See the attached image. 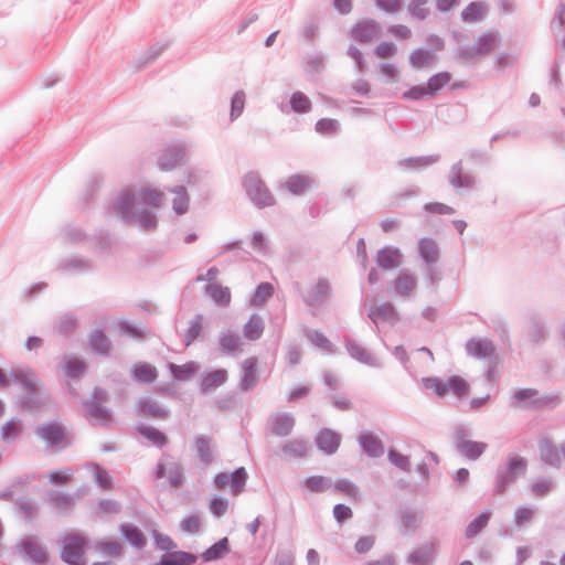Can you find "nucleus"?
I'll return each mask as SVG.
<instances>
[{"label": "nucleus", "instance_id": "obj_9", "mask_svg": "<svg viewBox=\"0 0 565 565\" xmlns=\"http://www.w3.org/2000/svg\"><path fill=\"white\" fill-rule=\"evenodd\" d=\"M340 443V435L329 428L321 429L316 437L318 448L327 455L334 454L338 450Z\"/></svg>", "mask_w": 565, "mask_h": 565}, {"label": "nucleus", "instance_id": "obj_26", "mask_svg": "<svg viewBox=\"0 0 565 565\" xmlns=\"http://www.w3.org/2000/svg\"><path fill=\"white\" fill-rule=\"evenodd\" d=\"M263 331L264 322L258 316H252L244 326V337L250 341L259 339Z\"/></svg>", "mask_w": 565, "mask_h": 565}, {"label": "nucleus", "instance_id": "obj_64", "mask_svg": "<svg viewBox=\"0 0 565 565\" xmlns=\"http://www.w3.org/2000/svg\"><path fill=\"white\" fill-rule=\"evenodd\" d=\"M145 436L158 446L167 443V437L159 430L147 428L143 430Z\"/></svg>", "mask_w": 565, "mask_h": 565}, {"label": "nucleus", "instance_id": "obj_51", "mask_svg": "<svg viewBox=\"0 0 565 565\" xmlns=\"http://www.w3.org/2000/svg\"><path fill=\"white\" fill-rule=\"evenodd\" d=\"M424 209L428 213L439 214V215H449L455 212L451 206L444 204V203H439V202L427 203L424 206Z\"/></svg>", "mask_w": 565, "mask_h": 565}, {"label": "nucleus", "instance_id": "obj_48", "mask_svg": "<svg viewBox=\"0 0 565 565\" xmlns=\"http://www.w3.org/2000/svg\"><path fill=\"white\" fill-rule=\"evenodd\" d=\"M531 490L535 497H545L552 490V481L547 479H541L532 483Z\"/></svg>", "mask_w": 565, "mask_h": 565}, {"label": "nucleus", "instance_id": "obj_24", "mask_svg": "<svg viewBox=\"0 0 565 565\" xmlns=\"http://www.w3.org/2000/svg\"><path fill=\"white\" fill-rule=\"evenodd\" d=\"M88 345L94 353L98 354H107L110 348L107 337L100 330H95L90 333Z\"/></svg>", "mask_w": 565, "mask_h": 565}, {"label": "nucleus", "instance_id": "obj_33", "mask_svg": "<svg viewBox=\"0 0 565 565\" xmlns=\"http://www.w3.org/2000/svg\"><path fill=\"white\" fill-rule=\"evenodd\" d=\"M199 367L194 362H188L181 365L171 364V372L173 376L179 381H185L191 379Z\"/></svg>", "mask_w": 565, "mask_h": 565}, {"label": "nucleus", "instance_id": "obj_54", "mask_svg": "<svg viewBox=\"0 0 565 565\" xmlns=\"http://www.w3.org/2000/svg\"><path fill=\"white\" fill-rule=\"evenodd\" d=\"M245 104V96L243 93H236L232 98V108H231V117L237 118L243 109Z\"/></svg>", "mask_w": 565, "mask_h": 565}, {"label": "nucleus", "instance_id": "obj_39", "mask_svg": "<svg viewBox=\"0 0 565 565\" xmlns=\"http://www.w3.org/2000/svg\"><path fill=\"white\" fill-rule=\"evenodd\" d=\"M490 512H482L479 514L470 524L467 526L466 530V536L468 539L473 537L477 535L486 525L488 524L490 520Z\"/></svg>", "mask_w": 565, "mask_h": 565}, {"label": "nucleus", "instance_id": "obj_49", "mask_svg": "<svg viewBox=\"0 0 565 565\" xmlns=\"http://www.w3.org/2000/svg\"><path fill=\"white\" fill-rule=\"evenodd\" d=\"M396 46L393 43L383 42L375 47L374 54L379 58H390L396 54Z\"/></svg>", "mask_w": 565, "mask_h": 565}, {"label": "nucleus", "instance_id": "obj_37", "mask_svg": "<svg viewBox=\"0 0 565 565\" xmlns=\"http://www.w3.org/2000/svg\"><path fill=\"white\" fill-rule=\"evenodd\" d=\"M121 533L125 539L136 547H142L145 545L146 539L140 530L135 526L125 525L121 526Z\"/></svg>", "mask_w": 565, "mask_h": 565}, {"label": "nucleus", "instance_id": "obj_61", "mask_svg": "<svg viewBox=\"0 0 565 565\" xmlns=\"http://www.w3.org/2000/svg\"><path fill=\"white\" fill-rule=\"evenodd\" d=\"M316 130L320 134L330 135L337 130V124L332 119L323 118L316 124Z\"/></svg>", "mask_w": 565, "mask_h": 565}, {"label": "nucleus", "instance_id": "obj_53", "mask_svg": "<svg viewBox=\"0 0 565 565\" xmlns=\"http://www.w3.org/2000/svg\"><path fill=\"white\" fill-rule=\"evenodd\" d=\"M94 477H95V480L98 482V484L102 488L109 489L111 487V478L105 469H103L98 466H95L94 467Z\"/></svg>", "mask_w": 565, "mask_h": 565}, {"label": "nucleus", "instance_id": "obj_45", "mask_svg": "<svg viewBox=\"0 0 565 565\" xmlns=\"http://www.w3.org/2000/svg\"><path fill=\"white\" fill-rule=\"evenodd\" d=\"M332 488L334 490L348 495L349 498L356 499V494H358L356 487L348 479H340V480L335 481L334 483L332 482Z\"/></svg>", "mask_w": 565, "mask_h": 565}, {"label": "nucleus", "instance_id": "obj_12", "mask_svg": "<svg viewBox=\"0 0 565 565\" xmlns=\"http://www.w3.org/2000/svg\"><path fill=\"white\" fill-rule=\"evenodd\" d=\"M131 373L138 383L150 384L158 377L157 369L148 362H137L132 365Z\"/></svg>", "mask_w": 565, "mask_h": 565}, {"label": "nucleus", "instance_id": "obj_58", "mask_svg": "<svg viewBox=\"0 0 565 565\" xmlns=\"http://www.w3.org/2000/svg\"><path fill=\"white\" fill-rule=\"evenodd\" d=\"M352 515V510L344 504H335L333 507V516L340 523L351 519Z\"/></svg>", "mask_w": 565, "mask_h": 565}, {"label": "nucleus", "instance_id": "obj_10", "mask_svg": "<svg viewBox=\"0 0 565 565\" xmlns=\"http://www.w3.org/2000/svg\"><path fill=\"white\" fill-rule=\"evenodd\" d=\"M184 159V151L180 147H172L162 152L158 164L162 171H169L180 166Z\"/></svg>", "mask_w": 565, "mask_h": 565}, {"label": "nucleus", "instance_id": "obj_56", "mask_svg": "<svg viewBox=\"0 0 565 565\" xmlns=\"http://www.w3.org/2000/svg\"><path fill=\"white\" fill-rule=\"evenodd\" d=\"M402 522L406 530H415L422 522V515L416 512H407L403 515Z\"/></svg>", "mask_w": 565, "mask_h": 565}, {"label": "nucleus", "instance_id": "obj_60", "mask_svg": "<svg viewBox=\"0 0 565 565\" xmlns=\"http://www.w3.org/2000/svg\"><path fill=\"white\" fill-rule=\"evenodd\" d=\"M98 547L104 554L110 555V556H117L120 554V551H121L120 544L116 541L102 542L98 545Z\"/></svg>", "mask_w": 565, "mask_h": 565}, {"label": "nucleus", "instance_id": "obj_17", "mask_svg": "<svg viewBox=\"0 0 565 565\" xmlns=\"http://www.w3.org/2000/svg\"><path fill=\"white\" fill-rule=\"evenodd\" d=\"M302 488L309 493H323L332 488V481L328 477L315 475L305 479Z\"/></svg>", "mask_w": 565, "mask_h": 565}, {"label": "nucleus", "instance_id": "obj_18", "mask_svg": "<svg viewBox=\"0 0 565 565\" xmlns=\"http://www.w3.org/2000/svg\"><path fill=\"white\" fill-rule=\"evenodd\" d=\"M377 264L384 269H392L401 264V253L394 247H384L377 253Z\"/></svg>", "mask_w": 565, "mask_h": 565}, {"label": "nucleus", "instance_id": "obj_59", "mask_svg": "<svg viewBox=\"0 0 565 565\" xmlns=\"http://www.w3.org/2000/svg\"><path fill=\"white\" fill-rule=\"evenodd\" d=\"M374 543V536H362L356 541L354 548L359 554H364L373 547Z\"/></svg>", "mask_w": 565, "mask_h": 565}, {"label": "nucleus", "instance_id": "obj_46", "mask_svg": "<svg viewBox=\"0 0 565 565\" xmlns=\"http://www.w3.org/2000/svg\"><path fill=\"white\" fill-rule=\"evenodd\" d=\"M202 318L196 317L190 322L185 332V345H190L202 332Z\"/></svg>", "mask_w": 565, "mask_h": 565}, {"label": "nucleus", "instance_id": "obj_15", "mask_svg": "<svg viewBox=\"0 0 565 565\" xmlns=\"http://www.w3.org/2000/svg\"><path fill=\"white\" fill-rule=\"evenodd\" d=\"M330 294V286L327 280L317 281L308 291L305 297L306 302L309 306L320 305L326 300Z\"/></svg>", "mask_w": 565, "mask_h": 565}, {"label": "nucleus", "instance_id": "obj_3", "mask_svg": "<svg viewBox=\"0 0 565 565\" xmlns=\"http://www.w3.org/2000/svg\"><path fill=\"white\" fill-rule=\"evenodd\" d=\"M526 467L527 463L524 457L519 455L508 456L504 467L499 472L495 486L497 493H503L509 484L525 472Z\"/></svg>", "mask_w": 565, "mask_h": 565}, {"label": "nucleus", "instance_id": "obj_47", "mask_svg": "<svg viewBox=\"0 0 565 565\" xmlns=\"http://www.w3.org/2000/svg\"><path fill=\"white\" fill-rule=\"evenodd\" d=\"M189 198L183 188L175 190V198L173 200V209L177 213L182 214L188 210Z\"/></svg>", "mask_w": 565, "mask_h": 565}, {"label": "nucleus", "instance_id": "obj_1", "mask_svg": "<svg viewBox=\"0 0 565 565\" xmlns=\"http://www.w3.org/2000/svg\"><path fill=\"white\" fill-rule=\"evenodd\" d=\"M164 194L161 191L154 189H143L139 193V201L136 202L135 198L128 193H122L115 205L117 213L121 215V217L130 222L135 214L138 215L137 221L145 230H151L156 226L157 221L154 215H143L141 213V205H149L152 207H158L163 202Z\"/></svg>", "mask_w": 565, "mask_h": 565}, {"label": "nucleus", "instance_id": "obj_44", "mask_svg": "<svg viewBox=\"0 0 565 565\" xmlns=\"http://www.w3.org/2000/svg\"><path fill=\"white\" fill-rule=\"evenodd\" d=\"M535 515V510L529 507H520L514 512V521L518 526H523L530 523Z\"/></svg>", "mask_w": 565, "mask_h": 565}, {"label": "nucleus", "instance_id": "obj_8", "mask_svg": "<svg viewBox=\"0 0 565 565\" xmlns=\"http://www.w3.org/2000/svg\"><path fill=\"white\" fill-rule=\"evenodd\" d=\"M379 23L374 20H366L358 23L352 29V38L360 43H367L379 35Z\"/></svg>", "mask_w": 565, "mask_h": 565}, {"label": "nucleus", "instance_id": "obj_28", "mask_svg": "<svg viewBox=\"0 0 565 565\" xmlns=\"http://www.w3.org/2000/svg\"><path fill=\"white\" fill-rule=\"evenodd\" d=\"M487 445L473 440H462L458 444L459 451L469 459H477L484 450Z\"/></svg>", "mask_w": 565, "mask_h": 565}, {"label": "nucleus", "instance_id": "obj_6", "mask_svg": "<svg viewBox=\"0 0 565 565\" xmlns=\"http://www.w3.org/2000/svg\"><path fill=\"white\" fill-rule=\"evenodd\" d=\"M105 399V392L95 391L93 398L86 403L87 416L95 424L106 425L113 420L109 411L102 405V402Z\"/></svg>", "mask_w": 565, "mask_h": 565}, {"label": "nucleus", "instance_id": "obj_41", "mask_svg": "<svg viewBox=\"0 0 565 565\" xmlns=\"http://www.w3.org/2000/svg\"><path fill=\"white\" fill-rule=\"evenodd\" d=\"M451 76L448 73H439L430 77L427 82L429 95H434L440 88L450 83Z\"/></svg>", "mask_w": 565, "mask_h": 565}, {"label": "nucleus", "instance_id": "obj_23", "mask_svg": "<svg viewBox=\"0 0 565 565\" xmlns=\"http://www.w3.org/2000/svg\"><path fill=\"white\" fill-rule=\"evenodd\" d=\"M220 345L225 354H237L242 352V341L237 334L227 332L221 335Z\"/></svg>", "mask_w": 565, "mask_h": 565}, {"label": "nucleus", "instance_id": "obj_7", "mask_svg": "<svg viewBox=\"0 0 565 565\" xmlns=\"http://www.w3.org/2000/svg\"><path fill=\"white\" fill-rule=\"evenodd\" d=\"M40 436L50 446L64 447L68 444L65 429L57 423L44 425L40 429Z\"/></svg>", "mask_w": 565, "mask_h": 565}, {"label": "nucleus", "instance_id": "obj_50", "mask_svg": "<svg viewBox=\"0 0 565 565\" xmlns=\"http://www.w3.org/2000/svg\"><path fill=\"white\" fill-rule=\"evenodd\" d=\"M228 502L226 499L221 497H215L212 499L210 503L211 512L216 516H222L227 512Z\"/></svg>", "mask_w": 565, "mask_h": 565}, {"label": "nucleus", "instance_id": "obj_19", "mask_svg": "<svg viewBox=\"0 0 565 565\" xmlns=\"http://www.w3.org/2000/svg\"><path fill=\"white\" fill-rule=\"evenodd\" d=\"M295 425V420L290 415L278 414L270 419V429L277 436L288 435Z\"/></svg>", "mask_w": 565, "mask_h": 565}, {"label": "nucleus", "instance_id": "obj_43", "mask_svg": "<svg viewBox=\"0 0 565 565\" xmlns=\"http://www.w3.org/2000/svg\"><path fill=\"white\" fill-rule=\"evenodd\" d=\"M411 63L416 67L428 66L433 62V56L428 51L416 50L409 56Z\"/></svg>", "mask_w": 565, "mask_h": 565}, {"label": "nucleus", "instance_id": "obj_57", "mask_svg": "<svg viewBox=\"0 0 565 565\" xmlns=\"http://www.w3.org/2000/svg\"><path fill=\"white\" fill-rule=\"evenodd\" d=\"M388 459L391 460V462L393 465H395L396 467H398L402 470H408V468H409L408 458L395 450L388 451Z\"/></svg>", "mask_w": 565, "mask_h": 565}, {"label": "nucleus", "instance_id": "obj_42", "mask_svg": "<svg viewBox=\"0 0 565 565\" xmlns=\"http://www.w3.org/2000/svg\"><path fill=\"white\" fill-rule=\"evenodd\" d=\"M427 0H413L408 4V11L413 18L424 20L428 15Z\"/></svg>", "mask_w": 565, "mask_h": 565}, {"label": "nucleus", "instance_id": "obj_63", "mask_svg": "<svg viewBox=\"0 0 565 565\" xmlns=\"http://www.w3.org/2000/svg\"><path fill=\"white\" fill-rule=\"evenodd\" d=\"M377 6L386 11V12H397L401 10L403 1L402 0H376Z\"/></svg>", "mask_w": 565, "mask_h": 565}, {"label": "nucleus", "instance_id": "obj_16", "mask_svg": "<svg viewBox=\"0 0 565 565\" xmlns=\"http://www.w3.org/2000/svg\"><path fill=\"white\" fill-rule=\"evenodd\" d=\"M516 406H541L547 403V399L541 397L539 392L532 388L520 390L514 394Z\"/></svg>", "mask_w": 565, "mask_h": 565}, {"label": "nucleus", "instance_id": "obj_31", "mask_svg": "<svg viewBox=\"0 0 565 565\" xmlns=\"http://www.w3.org/2000/svg\"><path fill=\"white\" fill-rule=\"evenodd\" d=\"M420 256L427 263H434L438 258V248L436 243L430 238H423L418 243Z\"/></svg>", "mask_w": 565, "mask_h": 565}, {"label": "nucleus", "instance_id": "obj_4", "mask_svg": "<svg viewBox=\"0 0 565 565\" xmlns=\"http://www.w3.org/2000/svg\"><path fill=\"white\" fill-rule=\"evenodd\" d=\"M244 186L249 198L257 206L265 207L274 204V196L257 173L246 174L244 178Z\"/></svg>", "mask_w": 565, "mask_h": 565}, {"label": "nucleus", "instance_id": "obj_27", "mask_svg": "<svg viewBox=\"0 0 565 565\" xmlns=\"http://www.w3.org/2000/svg\"><path fill=\"white\" fill-rule=\"evenodd\" d=\"M243 385L245 388L253 387L257 382L256 370L257 359L248 358L243 362Z\"/></svg>", "mask_w": 565, "mask_h": 565}, {"label": "nucleus", "instance_id": "obj_29", "mask_svg": "<svg viewBox=\"0 0 565 565\" xmlns=\"http://www.w3.org/2000/svg\"><path fill=\"white\" fill-rule=\"evenodd\" d=\"M167 475L169 476V479L173 487H179L182 484V473L177 465L171 463L168 467L163 463H159L157 470V478H163Z\"/></svg>", "mask_w": 565, "mask_h": 565}, {"label": "nucleus", "instance_id": "obj_20", "mask_svg": "<svg viewBox=\"0 0 565 565\" xmlns=\"http://www.w3.org/2000/svg\"><path fill=\"white\" fill-rule=\"evenodd\" d=\"M435 555V545L428 544L414 551L408 561L413 565H428L433 562Z\"/></svg>", "mask_w": 565, "mask_h": 565}, {"label": "nucleus", "instance_id": "obj_2", "mask_svg": "<svg viewBox=\"0 0 565 565\" xmlns=\"http://www.w3.org/2000/svg\"><path fill=\"white\" fill-rule=\"evenodd\" d=\"M423 386L430 390L439 398L452 394L459 399L466 398L470 393V385L467 380L459 375H452L446 381L438 377H425L422 380Z\"/></svg>", "mask_w": 565, "mask_h": 565}, {"label": "nucleus", "instance_id": "obj_55", "mask_svg": "<svg viewBox=\"0 0 565 565\" xmlns=\"http://www.w3.org/2000/svg\"><path fill=\"white\" fill-rule=\"evenodd\" d=\"M65 370L70 376L76 377L84 372L85 365L78 359H71L67 361V363L65 365Z\"/></svg>", "mask_w": 565, "mask_h": 565}, {"label": "nucleus", "instance_id": "obj_38", "mask_svg": "<svg viewBox=\"0 0 565 565\" xmlns=\"http://www.w3.org/2000/svg\"><path fill=\"white\" fill-rule=\"evenodd\" d=\"M274 292V287L269 282H262L257 286L255 294L252 298L253 306H260L267 301L271 297Z\"/></svg>", "mask_w": 565, "mask_h": 565}, {"label": "nucleus", "instance_id": "obj_36", "mask_svg": "<svg viewBox=\"0 0 565 565\" xmlns=\"http://www.w3.org/2000/svg\"><path fill=\"white\" fill-rule=\"evenodd\" d=\"M230 490L234 495H238L246 483L247 473L244 468H238L232 475H230Z\"/></svg>", "mask_w": 565, "mask_h": 565}, {"label": "nucleus", "instance_id": "obj_30", "mask_svg": "<svg viewBox=\"0 0 565 565\" xmlns=\"http://www.w3.org/2000/svg\"><path fill=\"white\" fill-rule=\"evenodd\" d=\"M539 449L541 458L548 465H557L559 462L558 451L548 439L541 440Z\"/></svg>", "mask_w": 565, "mask_h": 565}, {"label": "nucleus", "instance_id": "obj_34", "mask_svg": "<svg viewBox=\"0 0 565 565\" xmlns=\"http://www.w3.org/2000/svg\"><path fill=\"white\" fill-rule=\"evenodd\" d=\"M228 552V541L226 537L220 540L203 553L206 562L214 561Z\"/></svg>", "mask_w": 565, "mask_h": 565}, {"label": "nucleus", "instance_id": "obj_5", "mask_svg": "<svg viewBox=\"0 0 565 565\" xmlns=\"http://www.w3.org/2000/svg\"><path fill=\"white\" fill-rule=\"evenodd\" d=\"M85 540L78 534H68L64 539L62 558L71 565H84Z\"/></svg>", "mask_w": 565, "mask_h": 565}, {"label": "nucleus", "instance_id": "obj_13", "mask_svg": "<svg viewBox=\"0 0 565 565\" xmlns=\"http://www.w3.org/2000/svg\"><path fill=\"white\" fill-rule=\"evenodd\" d=\"M467 352L477 359H486L492 355L494 348L491 341L486 339H471L466 344Z\"/></svg>", "mask_w": 565, "mask_h": 565}, {"label": "nucleus", "instance_id": "obj_21", "mask_svg": "<svg viewBox=\"0 0 565 565\" xmlns=\"http://www.w3.org/2000/svg\"><path fill=\"white\" fill-rule=\"evenodd\" d=\"M486 12L487 7L483 2H471L461 11V18L465 22H478L484 17Z\"/></svg>", "mask_w": 565, "mask_h": 565}, {"label": "nucleus", "instance_id": "obj_52", "mask_svg": "<svg viewBox=\"0 0 565 565\" xmlns=\"http://www.w3.org/2000/svg\"><path fill=\"white\" fill-rule=\"evenodd\" d=\"M182 531L186 533H196L201 527V520L198 515H191L184 519L180 524Z\"/></svg>", "mask_w": 565, "mask_h": 565}, {"label": "nucleus", "instance_id": "obj_25", "mask_svg": "<svg viewBox=\"0 0 565 565\" xmlns=\"http://www.w3.org/2000/svg\"><path fill=\"white\" fill-rule=\"evenodd\" d=\"M311 185V181L306 175H291L284 184V186L292 194L299 195L308 190Z\"/></svg>", "mask_w": 565, "mask_h": 565}, {"label": "nucleus", "instance_id": "obj_40", "mask_svg": "<svg viewBox=\"0 0 565 565\" xmlns=\"http://www.w3.org/2000/svg\"><path fill=\"white\" fill-rule=\"evenodd\" d=\"M290 106L295 113H308L311 108L310 99L301 92L291 95Z\"/></svg>", "mask_w": 565, "mask_h": 565}, {"label": "nucleus", "instance_id": "obj_11", "mask_svg": "<svg viewBox=\"0 0 565 565\" xmlns=\"http://www.w3.org/2000/svg\"><path fill=\"white\" fill-rule=\"evenodd\" d=\"M227 381V371L217 369L207 372L201 380V390L204 393L213 392Z\"/></svg>", "mask_w": 565, "mask_h": 565}, {"label": "nucleus", "instance_id": "obj_35", "mask_svg": "<svg viewBox=\"0 0 565 565\" xmlns=\"http://www.w3.org/2000/svg\"><path fill=\"white\" fill-rule=\"evenodd\" d=\"M195 448L200 459L204 463H210L212 461V439L206 438L204 436L198 437L195 439Z\"/></svg>", "mask_w": 565, "mask_h": 565}, {"label": "nucleus", "instance_id": "obj_32", "mask_svg": "<svg viewBox=\"0 0 565 565\" xmlns=\"http://www.w3.org/2000/svg\"><path fill=\"white\" fill-rule=\"evenodd\" d=\"M415 286L416 280L414 276L409 274H401L394 282L395 291L401 296H408L414 290Z\"/></svg>", "mask_w": 565, "mask_h": 565}, {"label": "nucleus", "instance_id": "obj_14", "mask_svg": "<svg viewBox=\"0 0 565 565\" xmlns=\"http://www.w3.org/2000/svg\"><path fill=\"white\" fill-rule=\"evenodd\" d=\"M359 443L363 450L372 457H379L384 452V446L381 439L370 431L361 433Z\"/></svg>", "mask_w": 565, "mask_h": 565}, {"label": "nucleus", "instance_id": "obj_62", "mask_svg": "<svg viewBox=\"0 0 565 565\" xmlns=\"http://www.w3.org/2000/svg\"><path fill=\"white\" fill-rule=\"evenodd\" d=\"M388 33L401 40H407L412 35L409 28L403 24L391 25L388 28Z\"/></svg>", "mask_w": 565, "mask_h": 565}, {"label": "nucleus", "instance_id": "obj_22", "mask_svg": "<svg viewBox=\"0 0 565 565\" xmlns=\"http://www.w3.org/2000/svg\"><path fill=\"white\" fill-rule=\"evenodd\" d=\"M206 292L218 306L227 307L231 303L232 296L227 287L212 284L206 287Z\"/></svg>", "mask_w": 565, "mask_h": 565}]
</instances>
